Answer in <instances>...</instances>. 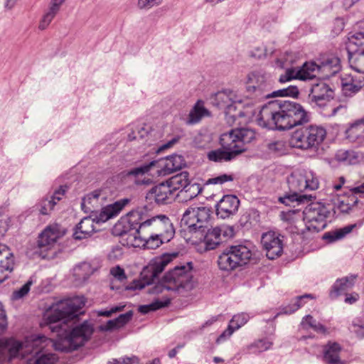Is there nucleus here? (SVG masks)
<instances>
[{"instance_id": "obj_1", "label": "nucleus", "mask_w": 364, "mask_h": 364, "mask_svg": "<svg viewBox=\"0 0 364 364\" xmlns=\"http://www.w3.org/2000/svg\"><path fill=\"white\" fill-rule=\"evenodd\" d=\"M85 306L82 298L75 297L58 303L48 315L49 328L55 333L56 342L44 336L31 335L23 341L9 338L0 341V364L14 358L26 359L25 364H54L57 356L50 351L55 347L72 351L82 346L93 332L92 326L79 321L80 311Z\"/></svg>"}, {"instance_id": "obj_2", "label": "nucleus", "mask_w": 364, "mask_h": 364, "mask_svg": "<svg viewBox=\"0 0 364 364\" xmlns=\"http://www.w3.org/2000/svg\"><path fill=\"white\" fill-rule=\"evenodd\" d=\"M308 121V112L301 105L293 102H269L262 107L257 116L259 126L281 130L289 129Z\"/></svg>"}, {"instance_id": "obj_3", "label": "nucleus", "mask_w": 364, "mask_h": 364, "mask_svg": "<svg viewBox=\"0 0 364 364\" xmlns=\"http://www.w3.org/2000/svg\"><path fill=\"white\" fill-rule=\"evenodd\" d=\"M340 59L333 54L321 56L319 63L307 62L300 69H287L279 77L280 82H286L293 79L306 80L312 79L318 75L319 77L329 78L341 70Z\"/></svg>"}, {"instance_id": "obj_4", "label": "nucleus", "mask_w": 364, "mask_h": 364, "mask_svg": "<svg viewBox=\"0 0 364 364\" xmlns=\"http://www.w3.org/2000/svg\"><path fill=\"white\" fill-rule=\"evenodd\" d=\"M287 183L292 193L280 197L279 201L286 205H290L294 202L311 200L313 198L311 195H301L300 193L317 190L319 187V178L311 170L297 169L288 176Z\"/></svg>"}, {"instance_id": "obj_5", "label": "nucleus", "mask_w": 364, "mask_h": 364, "mask_svg": "<svg viewBox=\"0 0 364 364\" xmlns=\"http://www.w3.org/2000/svg\"><path fill=\"white\" fill-rule=\"evenodd\" d=\"M194 287V281L192 274V265L188 262L184 265L176 266L173 269L168 272L164 276L161 286L160 291L164 290L183 293L191 290Z\"/></svg>"}, {"instance_id": "obj_6", "label": "nucleus", "mask_w": 364, "mask_h": 364, "mask_svg": "<svg viewBox=\"0 0 364 364\" xmlns=\"http://www.w3.org/2000/svg\"><path fill=\"white\" fill-rule=\"evenodd\" d=\"M220 144L222 149L211 151L208 157L210 161H228L242 153V143L238 139L236 129L224 133L220 136Z\"/></svg>"}, {"instance_id": "obj_7", "label": "nucleus", "mask_w": 364, "mask_h": 364, "mask_svg": "<svg viewBox=\"0 0 364 364\" xmlns=\"http://www.w3.org/2000/svg\"><path fill=\"white\" fill-rule=\"evenodd\" d=\"M138 237L147 236H159L163 239H171L174 235V230L169 218L166 215H157L147 218L136 230Z\"/></svg>"}, {"instance_id": "obj_8", "label": "nucleus", "mask_w": 364, "mask_h": 364, "mask_svg": "<svg viewBox=\"0 0 364 364\" xmlns=\"http://www.w3.org/2000/svg\"><path fill=\"white\" fill-rule=\"evenodd\" d=\"M251 257L252 252L246 246H231L219 256L218 267L222 270L230 271L239 266L246 264Z\"/></svg>"}, {"instance_id": "obj_9", "label": "nucleus", "mask_w": 364, "mask_h": 364, "mask_svg": "<svg viewBox=\"0 0 364 364\" xmlns=\"http://www.w3.org/2000/svg\"><path fill=\"white\" fill-rule=\"evenodd\" d=\"M327 208L319 203L309 205L302 212L303 220L308 230L319 232L326 226V218L329 215Z\"/></svg>"}, {"instance_id": "obj_10", "label": "nucleus", "mask_w": 364, "mask_h": 364, "mask_svg": "<svg viewBox=\"0 0 364 364\" xmlns=\"http://www.w3.org/2000/svg\"><path fill=\"white\" fill-rule=\"evenodd\" d=\"M147 217L142 210L130 211L125 218L115 225V230L120 231L119 234L126 238L131 237L130 235H135L139 226H141Z\"/></svg>"}, {"instance_id": "obj_11", "label": "nucleus", "mask_w": 364, "mask_h": 364, "mask_svg": "<svg viewBox=\"0 0 364 364\" xmlns=\"http://www.w3.org/2000/svg\"><path fill=\"white\" fill-rule=\"evenodd\" d=\"M247 97L260 96L268 86L267 75L261 70L250 72L245 80Z\"/></svg>"}, {"instance_id": "obj_12", "label": "nucleus", "mask_w": 364, "mask_h": 364, "mask_svg": "<svg viewBox=\"0 0 364 364\" xmlns=\"http://www.w3.org/2000/svg\"><path fill=\"white\" fill-rule=\"evenodd\" d=\"M176 257V255L175 254H166L151 259L141 272V276L146 280V284H149L154 282V279L164 271L165 267Z\"/></svg>"}, {"instance_id": "obj_13", "label": "nucleus", "mask_w": 364, "mask_h": 364, "mask_svg": "<svg viewBox=\"0 0 364 364\" xmlns=\"http://www.w3.org/2000/svg\"><path fill=\"white\" fill-rule=\"evenodd\" d=\"M181 225L183 226L186 240L191 243H196L203 238L202 232L196 230V206L189 207L183 213L181 219Z\"/></svg>"}, {"instance_id": "obj_14", "label": "nucleus", "mask_w": 364, "mask_h": 364, "mask_svg": "<svg viewBox=\"0 0 364 364\" xmlns=\"http://www.w3.org/2000/svg\"><path fill=\"white\" fill-rule=\"evenodd\" d=\"M283 240V235L274 231H269L262 235L261 242L269 259H274L282 255Z\"/></svg>"}, {"instance_id": "obj_15", "label": "nucleus", "mask_w": 364, "mask_h": 364, "mask_svg": "<svg viewBox=\"0 0 364 364\" xmlns=\"http://www.w3.org/2000/svg\"><path fill=\"white\" fill-rule=\"evenodd\" d=\"M240 206V200L233 195L224 196L216 205V215L223 219L235 215Z\"/></svg>"}, {"instance_id": "obj_16", "label": "nucleus", "mask_w": 364, "mask_h": 364, "mask_svg": "<svg viewBox=\"0 0 364 364\" xmlns=\"http://www.w3.org/2000/svg\"><path fill=\"white\" fill-rule=\"evenodd\" d=\"M65 230L59 225L48 226L40 235L38 243L41 247L50 248L65 235Z\"/></svg>"}, {"instance_id": "obj_17", "label": "nucleus", "mask_w": 364, "mask_h": 364, "mask_svg": "<svg viewBox=\"0 0 364 364\" xmlns=\"http://www.w3.org/2000/svg\"><path fill=\"white\" fill-rule=\"evenodd\" d=\"M131 237L122 238L124 242L123 245H126L130 247H139L142 245L145 248L149 250H155L160 247L164 242L170 241L171 239H163L162 237L159 236H147V237H139L136 235H132Z\"/></svg>"}, {"instance_id": "obj_18", "label": "nucleus", "mask_w": 364, "mask_h": 364, "mask_svg": "<svg viewBox=\"0 0 364 364\" xmlns=\"http://www.w3.org/2000/svg\"><path fill=\"white\" fill-rule=\"evenodd\" d=\"M129 175L139 176L148 174L152 178H156L162 176L168 175L166 173L164 159L153 161L149 164L133 168L129 173Z\"/></svg>"}, {"instance_id": "obj_19", "label": "nucleus", "mask_w": 364, "mask_h": 364, "mask_svg": "<svg viewBox=\"0 0 364 364\" xmlns=\"http://www.w3.org/2000/svg\"><path fill=\"white\" fill-rule=\"evenodd\" d=\"M334 91L325 82L317 83L311 87L309 95L311 102L318 106H323L326 102L333 98Z\"/></svg>"}, {"instance_id": "obj_20", "label": "nucleus", "mask_w": 364, "mask_h": 364, "mask_svg": "<svg viewBox=\"0 0 364 364\" xmlns=\"http://www.w3.org/2000/svg\"><path fill=\"white\" fill-rule=\"evenodd\" d=\"M14 268L13 254L6 245L0 243V284L9 278Z\"/></svg>"}, {"instance_id": "obj_21", "label": "nucleus", "mask_w": 364, "mask_h": 364, "mask_svg": "<svg viewBox=\"0 0 364 364\" xmlns=\"http://www.w3.org/2000/svg\"><path fill=\"white\" fill-rule=\"evenodd\" d=\"M342 91L346 96H351L364 86V77L361 75H353L350 73L341 75Z\"/></svg>"}, {"instance_id": "obj_22", "label": "nucleus", "mask_w": 364, "mask_h": 364, "mask_svg": "<svg viewBox=\"0 0 364 364\" xmlns=\"http://www.w3.org/2000/svg\"><path fill=\"white\" fill-rule=\"evenodd\" d=\"M148 196L150 198H154L158 204H164L171 203L176 195L166 181L152 188Z\"/></svg>"}, {"instance_id": "obj_23", "label": "nucleus", "mask_w": 364, "mask_h": 364, "mask_svg": "<svg viewBox=\"0 0 364 364\" xmlns=\"http://www.w3.org/2000/svg\"><path fill=\"white\" fill-rule=\"evenodd\" d=\"M130 201L131 200L129 198H122L102 208L97 217L98 221L106 222L117 216L120 212L130 203Z\"/></svg>"}, {"instance_id": "obj_24", "label": "nucleus", "mask_w": 364, "mask_h": 364, "mask_svg": "<svg viewBox=\"0 0 364 364\" xmlns=\"http://www.w3.org/2000/svg\"><path fill=\"white\" fill-rule=\"evenodd\" d=\"M356 278V275H350L337 279L331 287L329 294L330 297L333 299H336L340 295L346 294L347 291L354 286Z\"/></svg>"}, {"instance_id": "obj_25", "label": "nucleus", "mask_w": 364, "mask_h": 364, "mask_svg": "<svg viewBox=\"0 0 364 364\" xmlns=\"http://www.w3.org/2000/svg\"><path fill=\"white\" fill-rule=\"evenodd\" d=\"M289 144L292 147L304 150L313 149L307 128L303 127L296 130L289 139Z\"/></svg>"}, {"instance_id": "obj_26", "label": "nucleus", "mask_w": 364, "mask_h": 364, "mask_svg": "<svg viewBox=\"0 0 364 364\" xmlns=\"http://www.w3.org/2000/svg\"><path fill=\"white\" fill-rule=\"evenodd\" d=\"M346 138L357 145L364 144V119L351 124L346 132Z\"/></svg>"}, {"instance_id": "obj_27", "label": "nucleus", "mask_w": 364, "mask_h": 364, "mask_svg": "<svg viewBox=\"0 0 364 364\" xmlns=\"http://www.w3.org/2000/svg\"><path fill=\"white\" fill-rule=\"evenodd\" d=\"M249 318L250 316L245 313L235 315L230 320L228 328L217 339V342H220L229 338L235 331L244 326Z\"/></svg>"}, {"instance_id": "obj_28", "label": "nucleus", "mask_w": 364, "mask_h": 364, "mask_svg": "<svg viewBox=\"0 0 364 364\" xmlns=\"http://www.w3.org/2000/svg\"><path fill=\"white\" fill-rule=\"evenodd\" d=\"M95 220L90 217L84 218L76 227L74 237L82 240L90 236L95 230Z\"/></svg>"}, {"instance_id": "obj_29", "label": "nucleus", "mask_w": 364, "mask_h": 364, "mask_svg": "<svg viewBox=\"0 0 364 364\" xmlns=\"http://www.w3.org/2000/svg\"><path fill=\"white\" fill-rule=\"evenodd\" d=\"M341 348L337 343H329L325 348L324 359L329 364H345L340 358Z\"/></svg>"}, {"instance_id": "obj_30", "label": "nucleus", "mask_w": 364, "mask_h": 364, "mask_svg": "<svg viewBox=\"0 0 364 364\" xmlns=\"http://www.w3.org/2000/svg\"><path fill=\"white\" fill-rule=\"evenodd\" d=\"M173 192L176 193L179 189H184L190 183L189 174L186 171H183L179 174L172 176L166 181Z\"/></svg>"}, {"instance_id": "obj_31", "label": "nucleus", "mask_w": 364, "mask_h": 364, "mask_svg": "<svg viewBox=\"0 0 364 364\" xmlns=\"http://www.w3.org/2000/svg\"><path fill=\"white\" fill-rule=\"evenodd\" d=\"M313 149H316L325 139L326 131L324 128L318 126L311 125L306 127Z\"/></svg>"}, {"instance_id": "obj_32", "label": "nucleus", "mask_w": 364, "mask_h": 364, "mask_svg": "<svg viewBox=\"0 0 364 364\" xmlns=\"http://www.w3.org/2000/svg\"><path fill=\"white\" fill-rule=\"evenodd\" d=\"M347 48L349 53L364 51V31L355 32L348 37Z\"/></svg>"}, {"instance_id": "obj_33", "label": "nucleus", "mask_w": 364, "mask_h": 364, "mask_svg": "<svg viewBox=\"0 0 364 364\" xmlns=\"http://www.w3.org/2000/svg\"><path fill=\"white\" fill-rule=\"evenodd\" d=\"M209 115L208 110L204 107V103L201 100H198L188 115V122L189 124H196L200 119Z\"/></svg>"}, {"instance_id": "obj_34", "label": "nucleus", "mask_w": 364, "mask_h": 364, "mask_svg": "<svg viewBox=\"0 0 364 364\" xmlns=\"http://www.w3.org/2000/svg\"><path fill=\"white\" fill-rule=\"evenodd\" d=\"M132 314L127 312L121 314L118 318L108 321L105 324L100 326V329L104 331L119 328L125 325L132 318Z\"/></svg>"}, {"instance_id": "obj_35", "label": "nucleus", "mask_w": 364, "mask_h": 364, "mask_svg": "<svg viewBox=\"0 0 364 364\" xmlns=\"http://www.w3.org/2000/svg\"><path fill=\"white\" fill-rule=\"evenodd\" d=\"M196 224H198V226H196V230L198 232H202V234L204 233V227L205 224L208 223L211 211L210 210L205 206H196ZM204 235H203V237Z\"/></svg>"}, {"instance_id": "obj_36", "label": "nucleus", "mask_w": 364, "mask_h": 364, "mask_svg": "<svg viewBox=\"0 0 364 364\" xmlns=\"http://www.w3.org/2000/svg\"><path fill=\"white\" fill-rule=\"evenodd\" d=\"M204 242L206 249L214 250L223 242L222 236L220 235L218 228L215 227L208 230L204 237Z\"/></svg>"}, {"instance_id": "obj_37", "label": "nucleus", "mask_w": 364, "mask_h": 364, "mask_svg": "<svg viewBox=\"0 0 364 364\" xmlns=\"http://www.w3.org/2000/svg\"><path fill=\"white\" fill-rule=\"evenodd\" d=\"M167 174L181 169L184 165V160L181 156L173 155L164 158Z\"/></svg>"}, {"instance_id": "obj_38", "label": "nucleus", "mask_w": 364, "mask_h": 364, "mask_svg": "<svg viewBox=\"0 0 364 364\" xmlns=\"http://www.w3.org/2000/svg\"><path fill=\"white\" fill-rule=\"evenodd\" d=\"M349 63L358 73H364V51L350 53Z\"/></svg>"}, {"instance_id": "obj_39", "label": "nucleus", "mask_w": 364, "mask_h": 364, "mask_svg": "<svg viewBox=\"0 0 364 364\" xmlns=\"http://www.w3.org/2000/svg\"><path fill=\"white\" fill-rule=\"evenodd\" d=\"M109 274L112 277L110 284L112 289L119 288L118 286L115 285V282H119V284H123L127 280V275L124 269L119 265L112 267L109 270Z\"/></svg>"}, {"instance_id": "obj_40", "label": "nucleus", "mask_w": 364, "mask_h": 364, "mask_svg": "<svg viewBox=\"0 0 364 364\" xmlns=\"http://www.w3.org/2000/svg\"><path fill=\"white\" fill-rule=\"evenodd\" d=\"M93 272L94 269L88 262L80 264L75 267L73 270L74 276L80 281L87 279Z\"/></svg>"}, {"instance_id": "obj_41", "label": "nucleus", "mask_w": 364, "mask_h": 364, "mask_svg": "<svg viewBox=\"0 0 364 364\" xmlns=\"http://www.w3.org/2000/svg\"><path fill=\"white\" fill-rule=\"evenodd\" d=\"M200 187L197 183H189L187 187L182 189L177 194L178 197L182 198L183 200H190L196 197L200 193Z\"/></svg>"}, {"instance_id": "obj_42", "label": "nucleus", "mask_w": 364, "mask_h": 364, "mask_svg": "<svg viewBox=\"0 0 364 364\" xmlns=\"http://www.w3.org/2000/svg\"><path fill=\"white\" fill-rule=\"evenodd\" d=\"M58 12L59 11L56 9L48 6L39 21L38 26V29L41 31L46 30L49 26Z\"/></svg>"}, {"instance_id": "obj_43", "label": "nucleus", "mask_w": 364, "mask_h": 364, "mask_svg": "<svg viewBox=\"0 0 364 364\" xmlns=\"http://www.w3.org/2000/svg\"><path fill=\"white\" fill-rule=\"evenodd\" d=\"M301 326L303 328H311L317 333H326V328L324 327V326H323L320 323H318L310 315H308L303 318V320L301 323Z\"/></svg>"}, {"instance_id": "obj_44", "label": "nucleus", "mask_w": 364, "mask_h": 364, "mask_svg": "<svg viewBox=\"0 0 364 364\" xmlns=\"http://www.w3.org/2000/svg\"><path fill=\"white\" fill-rule=\"evenodd\" d=\"M238 139L242 143V152L245 151V145L255 139V132L250 129H236Z\"/></svg>"}, {"instance_id": "obj_45", "label": "nucleus", "mask_w": 364, "mask_h": 364, "mask_svg": "<svg viewBox=\"0 0 364 364\" xmlns=\"http://www.w3.org/2000/svg\"><path fill=\"white\" fill-rule=\"evenodd\" d=\"M306 298L312 299L314 297L312 294H305L304 296L296 298V299L293 301L291 304L283 309L284 313L286 314H291L297 311L303 305L301 301Z\"/></svg>"}, {"instance_id": "obj_46", "label": "nucleus", "mask_w": 364, "mask_h": 364, "mask_svg": "<svg viewBox=\"0 0 364 364\" xmlns=\"http://www.w3.org/2000/svg\"><path fill=\"white\" fill-rule=\"evenodd\" d=\"M33 284L32 279H29L23 287L19 289L15 290L12 294V299L18 300L24 297L30 291L31 287Z\"/></svg>"}, {"instance_id": "obj_47", "label": "nucleus", "mask_w": 364, "mask_h": 364, "mask_svg": "<svg viewBox=\"0 0 364 364\" xmlns=\"http://www.w3.org/2000/svg\"><path fill=\"white\" fill-rule=\"evenodd\" d=\"M352 227H346L343 230H337L336 232H326L323 235V238L329 239L331 241L342 238L346 234L350 232Z\"/></svg>"}, {"instance_id": "obj_48", "label": "nucleus", "mask_w": 364, "mask_h": 364, "mask_svg": "<svg viewBox=\"0 0 364 364\" xmlns=\"http://www.w3.org/2000/svg\"><path fill=\"white\" fill-rule=\"evenodd\" d=\"M282 218L290 223H295L296 220L303 219L302 213L298 210H289L282 213Z\"/></svg>"}, {"instance_id": "obj_49", "label": "nucleus", "mask_w": 364, "mask_h": 364, "mask_svg": "<svg viewBox=\"0 0 364 364\" xmlns=\"http://www.w3.org/2000/svg\"><path fill=\"white\" fill-rule=\"evenodd\" d=\"M56 201L52 200L50 198H45L40 203V212L42 215H48L53 209Z\"/></svg>"}, {"instance_id": "obj_50", "label": "nucleus", "mask_w": 364, "mask_h": 364, "mask_svg": "<svg viewBox=\"0 0 364 364\" xmlns=\"http://www.w3.org/2000/svg\"><path fill=\"white\" fill-rule=\"evenodd\" d=\"M275 94L277 96H281V97L289 96V97H296L299 95V89H298L297 86H296V85H290L287 88H284V89L277 90L275 92Z\"/></svg>"}, {"instance_id": "obj_51", "label": "nucleus", "mask_w": 364, "mask_h": 364, "mask_svg": "<svg viewBox=\"0 0 364 364\" xmlns=\"http://www.w3.org/2000/svg\"><path fill=\"white\" fill-rule=\"evenodd\" d=\"M218 228L220 235L222 236L223 241L234 237L235 229L232 226L224 225Z\"/></svg>"}, {"instance_id": "obj_52", "label": "nucleus", "mask_w": 364, "mask_h": 364, "mask_svg": "<svg viewBox=\"0 0 364 364\" xmlns=\"http://www.w3.org/2000/svg\"><path fill=\"white\" fill-rule=\"evenodd\" d=\"M170 302V299H166L164 301H159L153 302L149 306H141V311L144 313L147 312V309L156 310L164 306H167Z\"/></svg>"}, {"instance_id": "obj_53", "label": "nucleus", "mask_w": 364, "mask_h": 364, "mask_svg": "<svg viewBox=\"0 0 364 364\" xmlns=\"http://www.w3.org/2000/svg\"><path fill=\"white\" fill-rule=\"evenodd\" d=\"M9 217L5 212H0V237L3 236L9 228Z\"/></svg>"}, {"instance_id": "obj_54", "label": "nucleus", "mask_w": 364, "mask_h": 364, "mask_svg": "<svg viewBox=\"0 0 364 364\" xmlns=\"http://www.w3.org/2000/svg\"><path fill=\"white\" fill-rule=\"evenodd\" d=\"M232 177L230 175L223 174L221 176L210 178L208 183L211 184H223L225 182L232 181Z\"/></svg>"}, {"instance_id": "obj_55", "label": "nucleus", "mask_w": 364, "mask_h": 364, "mask_svg": "<svg viewBox=\"0 0 364 364\" xmlns=\"http://www.w3.org/2000/svg\"><path fill=\"white\" fill-rule=\"evenodd\" d=\"M162 0H139L138 6L140 9L151 8L161 4Z\"/></svg>"}, {"instance_id": "obj_56", "label": "nucleus", "mask_w": 364, "mask_h": 364, "mask_svg": "<svg viewBox=\"0 0 364 364\" xmlns=\"http://www.w3.org/2000/svg\"><path fill=\"white\" fill-rule=\"evenodd\" d=\"M7 321L5 310L3 305L0 303V333H1L6 328Z\"/></svg>"}, {"instance_id": "obj_57", "label": "nucleus", "mask_w": 364, "mask_h": 364, "mask_svg": "<svg viewBox=\"0 0 364 364\" xmlns=\"http://www.w3.org/2000/svg\"><path fill=\"white\" fill-rule=\"evenodd\" d=\"M67 191V186H60L59 189L55 191L53 195L50 198L52 200L58 202Z\"/></svg>"}, {"instance_id": "obj_58", "label": "nucleus", "mask_w": 364, "mask_h": 364, "mask_svg": "<svg viewBox=\"0 0 364 364\" xmlns=\"http://www.w3.org/2000/svg\"><path fill=\"white\" fill-rule=\"evenodd\" d=\"M116 362L117 364H138L139 358L136 356L125 357Z\"/></svg>"}, {"instance_id": "obj_59", "label": "nucleus", "mask_w": 364, "mask_h": 364, "mask_svg": "<svg viewBox=\"0 0 364 364\" xmlns=\"http://www.w3.org/2000/svg\"><path fill=\"white\" fill-rule=\"evenodd\" d=\"M124 308V306H115V307H113L109 311H100L99 313V315L100 316H107V317H109L111 316V315L114 313H117V312H119V311H122Z\"/></svg>"}, {"instance_id": "obj_60", "label": "nucleus", "mask_w": 364, "mask_h": 364, "mask_svg": "<svg viewBox=\"0 0 364 364\" xmlns=\"http://www.w3.org/2000/svg\"><path fill=\"white\" fill-rule=\"evenodd\" d=\"M272 344V343L268 341L261 340L258 341L257 346L260 350H266L271 347Z\"/></svg>"}, {"instance_id": "obj_61", "label": "nucleus", "mask_w": 364, "mask_h": 364, "mask_svg": "<svg viewBox=\"0 0 364 364\" xmlns=\"http://www.w3.org/2000/svg\"><path fill=\"white\" fill-rule=\"evenodd\" d=\"M359 298V295L357 293H353L351 294H346L345 301L348 304H352L355 303Z\"/></svg>"}, {"instance_id": "obj_62", "label": "nucleus", "mask_w": 364, "mask_h": 364, "mask_svg": "<svg viewBox=\"0 0 364 364\" xmlns=\"http://www.w3.org/2000/svg\"><path fill=\"white\" fill-rule=\"evenodd\" d=\"M65 1V0H50L48 6L52 7L59 11L60 6L63 5Z\"/></svg>"}, {"instance_id": "obj_63", "label": "nucleus", "mask_w": 364, "mask_h": 364, "mask_svg": "<svg viewBox=\"0 0 364 364\" xmlns=\"http://www.w3.org/2000/svg\"><path fill=\"white\" fill-rule=\"evenodd\" d=\"M335 24L337 25V28H336V31H334V32L337 34V33H340L343 29L344 23L342 19L336 18L335 20Z\"/></svg>"}, {"instance_id": "obj_64", "label": "nucleus", "mask_w": 364, "mask_h": 364, "mask_svg": "<svg viewBox=\"0 0 364 364\" xmlns=\"http://www.w3.org/2000/svg\"><path fill=\"white\" fill-rule=\"evenodd\" d=\"M283 146L284 144L282 141H276L269 144V149L277 151L281 149Z\"/></svg>"}]
</instances>
